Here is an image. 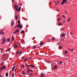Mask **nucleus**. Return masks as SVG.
<instances>
[{
	"instance_id": "1",
	"label": "nucleus",
	"mask_w": 77,
	"mask_h": 77,
	"mask_svg": "<svg viewBox=\"0 0 77 77\" xmlns=\"http://www.w3.org/2000/svg\"><path fill=\"white\" fill-rule=\"evenodd\" d=\"M6 67L5 66H3V67H1V71H2L3 69H6Z\"/></svg>"
},
{
	"instance_id": "2",
	"label": "nucleus",
	"mask_w": 77,
	"mask_h": 77,
	"mask_svg": "<svg viewBox=\"0 0 77 77\" xmlns=\"http://www.w3.org/2000/svg\"><path fill=\"white\" fill-rule=\"evenodd\" d=\"M63 2L61 3V5H63L65 3H66V2H67V0H63Z\"/></svg>"
},
{
	"instance_id": "3",
	"label": "nucleus",
	"mask_w": 77,
	"mask_h": 77,
	"mask_svg": "<svg viewBox=\"0 0 77 77\" xmlns=\"http://www.w3.org/2000/svg\"><path fill=\"white\" fill-rule=\"evenodd\" d=\"M66 35V34H61L60 35V37L61 38H62V37H64Z\"/></svg>"
},
{
	"instance_id": "4",
	"label": "nucleus",
	"mask_w": 77,
	"mask_h": 77,
	"mask_svg": "<svg viewBox=\"0 0 77 77\" xmlns=\"http://www.w3.org/2000/svg\"><path fill=\"white\" fill-rule=\"evenodd\" d=\"M18 25L19 26L18 27V28H19V27L20 29H21V28H23V26H22V25H20L19 23L18 24Z\"/></svg>"
},
{
	"instance_id": "5",
	"label": "nucleus",
	"mask_w": 77,
	"mask_h": 77,
	"mask_svg": "<svg viewBox=\"0 0 77 77\" xmlns=\"http://www.w3.org/2000/svg\"><path fill=\"white\" fill-rule=\"evenodd\" d=\"M3 31L4 30H1L0 31V32L1 33H2V35H4L5 34V32H3Z\"/></svg>"
},
{
	"instance_id": "6",
	"label": "nucleus",
	"mask_w": 77,
	"mask_h": 77,
	"mask_svg": "<svg viewBox=\"0 0 77 77\" xmlns=\"http://www.w3.org/2000/svg\"><path fill=\"white\" fill-rule=\"evenodd\" d=\"M27 73H29V72H30V69H29V68H27Z\"/></svg>"
},
{
	"instance_id": "7",
	"label": "nucleus",
	"mask_w": 77,
	"mask_h": 77,
	"mask_svg": "<svg viewBox=\"0 0 77 77\" xmlns=\"http://www.w3.org/2000/svg\"><path fill=\"white\" fill-rule=\"evenodd\" d=\"M6 38H4L3 39L2 41L6 42Z\"/></svg>"
},
{
	"instance_id": "8",
	"label": "nucleus",
	"mask_w": 77,
	"mask_h": 77,
	"mask_svg": "<svg viewBox=\"0 0 77 77\" xmlns=\"http://www.w3.org/2000/svg\"><path fill=\"white\" fill-rule=\"evenodd\" d=\"M45 44V42H42L40 43V45H44Z\"/></svg>"
},
{
	"instance_id": "9",
	"label": "nucleus",
	"mask_w": 77,
	"mask_h": 77,
	"mask_svg": "<svg viewBox=\"0 0 77 77\" xmlns=\"http://www.w3.org/2000/svg\"><path fill=\"white\" fill-rule=\"evenodd\" d=\"M10 38H8L7 39V42H10Z\"/></svg>"
},
{
	"instance_id": "10",
	"label": "nucleus",
	"mask_w": 77,
	"mask_h": 77,
	"mask_svg": "<svg viewBox=\"0 0 77 77\" xmlns=\"http://www.w3.org/2000/svg\"><path fill=\"white\" fill-rule=\"evenodd\" d=\"M58 26H62V23H60L58 24Z\"/></svg>"
},
{
	"instance_id": "11",
	"label": "nucleus",
	"mask_w": 77,
	"mask_h": 77,
	"mask_svg": "<svg viewBox=\"0 0 77 77\" xmlns=\"http://www.w3.org/2000/svg\"><path fill=\"white\" fill-rule=\"evenodd\" d=\"M22 74H24V75H25L26 74V73H25V72H24V71H23L21 72Z\"/></svg>"
},
{
	"instance_id": "12",
	"label": "nucleus",
	"mask_w": 77,
	"mask_h": 77,
	"mask_svg": "<svg viewBox=\"0 0 77 77\" xmlns=\"http://www.w3.org/2000/svg\"><path fill=\"white\" fill-rule=\"evenodd\" d=\"M70 20H71V18H70L67 20V23H68V22H69Z\"/></svg>"
},
{
	"instance_id": "13",
	"label": "nucleus",
	"mask_w": 77,
	"mask_h": 77,
	"mask_svg": "<svg viewBox=\"0 0 77 77\" xmlns=\"http://www.w3.org/2000/svg\"><path fill=\"white\" fill-rule=\"evenodd\" d=\"M15 66H14V67H13L12 68V71H14V69H15Z\"/></svg>"
},
{
	"instance_id": "14",
	"label": "nucleus",
	"mask_w": 77,
	"mask_h": 77,
	"mask_svg": "<svg viewBox=\"0 0 77 77\" xmlns=\"http://www.w3.org/2000/svg\"><path fill=\"white\" fill-rule=\"evenodd\" d=\"M26 66V67H27V68H29V66H31V65H26L25 66Z\"/></svg>"
},
{
	"instance_id": "15",
	"label": "nucleus",
	"mask_w": 77,
	"mask_h": 77,
	"mask_svg": "<svg viewBox=\"0 0 77 77\" xmlns=\"http://www.w3.org/2000/svg\"><path fill=\"white\" fill-rule=\"evenodd\" d=\"M14 22L13 21H12L11 22V26H14Z\"/></svg>"
},
{
	"instance_id": "16",
	"label": "nucleus",
	"mask_w": 77,
	"mask_h": 77,
	"mask_svg": "<svg viewBox=\"0 0 77 77\" xmlns=\"http://www.w3.org/2000/svg\"><path fill=\"white\" fill-rule=\"evenodd\" d=\"M14 47L15 48H17V45L16 44H15L14 45Z\"/></svg>"
},
{
	"instance_id": "17",
	"label": "nucleus",
	"mask_w": 77,
	"mask_h": 77,
	"mask_svg": "<svg viewBox=\"0 0 77 77\" xmlns=\"http://www.w3.org/2000/svg\"><path fill=\"white\" fill-rule=\"evenodd\" d=\"M62 63H63V62L61 61L59 63V65H61V64H62Z\"/></svg>"
},
{
	"instance_id": "18",
	"label": "nucleus",
	"mask_w": 77,
	"mask_h": 77,
	"mask_svg": "<svg viewBox=\"0 0 77 77\" xmlns=\"http://www.w3.org/2000/svg\"><path fill=\"white\" fill-rule=\"evenodd\" d=\"M21 7H20L18 9V12H20V10H21Z\"/></svg>"
},
{
	"instance_id": "19",
	"label": "nucleus",
	"mask_w": 77,
	"mask_h": 77,
	"mask_svg": "<svg viewBox=\"0 0 77 77\" xmlns=\"http://www.w3.org/2000/svg\"><path fill=\"white\" fill-rule=\"evenodd\" d=\"M54 68L55 69H57V66H55L54 67Z\"/></svg>"
},
{
	"instance_id": "20",
	"label": "nucleus",
	"mask_w": 77,
	"mask_h": 77,
	"mask_svg": "<svg viewBox=\"0 0 77 77\" xmlns=\"http://www.w3.org/2000/svg\"><path fill=\"white\" fill-rule=\"evenodd\" d=\"M16 20H17L18 19V16L16 15L15 17Z\"/></svg>"
},
{
	"instance_id": "21",
	"label": "nucleus",
	"mask_w": 77,
	"mask_h": 77,
	"mask_svg": "<svg viewBox=\"0 0 77 77\" xmlns=\"http://www.w3.org/2000/svg\"><path fill=\"white\" fill-rule=\"evenodd\" d=\"M40 77H44V75L42 74Z\"/></svg>"
},
{
	"instance_id": "22",
	"label": "nucleus",
	"mask_w": 77,
	"mask_h": 77,
	"mask_svg": "<svg viewBox=\"0 0 77 77\" xmlns=\"http://www.w3.org/2000/svg\"><path fill=\"white\" fill-rule=\"evenodd\" d=\"M61 18H59L57 19V21H59L60 20Z\"/></svg>"
},
{
	"instance_id": "23",
	"label": "nucleus",
	"mask_w": 77,
	"mask_h": 77,
	"mask_svg": "<svg viewBox=\"0 0 77 77\" xmlns=\"http://www.w3.org/2000/svg\"><path fill=\"white\" fill-rule=\"evenodd\" d=\"M17 8V5H14V8L16 9Z\"/></svg>"
},
{
	"instance_id": "24",
	"label": "nucleus",
	"mask_w": 77,
	"mask_h": 77,
	"mask_svg": "<svg viewBox=\"0 0 77 77\" xmlns=\"http://www.w3.org/2000/svg\"><path fill=\"white\" fill-rule=\"evenodd\" d=\"M15 31L16 32V33H18V32H19V30L18 29H16Z\"/></svg>"
},
{
	"instance_id": "25",
	"label": "nucleus",
	"mask_w": 77,
	"mask_h": 77,
	"mask_svg": "<svg viewBox=\"0 0 77 77\" xmlns=\"http://www.w3.org/2000/svg\"><path fill=\"white\" fill-rule=\"evenodd\" d=\"M52 41H54L55 40V39L54 38H52L51 39Z\"/></svg>"
},
{
	"instance_id": "26",
	"label": "nucleus",
	"mask_w": 77,
	"mask_h": 77,
	"mask_svg": "<svg viewBox=\"0 0 77 77\" xmlns=\"http://www.w3.org/2000/svg\"><path fill=\"white\" fill-rule=\"evenodd\" d=\"M65 14H68V12H67V11H65Z\"/></svg>"
},
{
	"instance_id": "27",
	"label": "nucleus",
	"mask_w": 77,
	"mask_h": 77,
	"mask_svg": "<svg viewBox=\"0 0 77 77\" xmlns=\"http://www.w3.org/2000/svg\"><path fill=\"white\" fill-rule=\"evenodd\" d=\"M62 17H64V18H66V17H65V16L64 15H63Z\"/></svg>"
},
{
	"instance_id": "28",
	"label": "nucleus",
	"mask_w": 77,
	"mask_h": 77,
	"mask_svg": "<svg viewBox=\"0 0 77 77\" xmlns=\"http://www.w3.org/2000/svg\"><path fill=\"white\" fill-rule=\"evenodd\" d=\"M6 42H2V44H5V43Z\"/></svg>"
},
{
	"instance_id": "29",
	"label": "nucleus",
	"mask_w": 77,
	"mask_h": 77,
	"mask_svg": "<svg viewBox=\"0 0 77 77\" xmlns=\"http://www.w3.org/2000/svg\"><path fill=\"white\" fill-rule=\"evenodd\" d=\"M5 75H6V76H7V77H8V73H7Z\"/></svg>"
},
{
	"instance_id": "30",
	"label": "nucleus",
	"mask_w": 77,
	"mask_h": 77,
	"mask_svg": "<svg viewBox=\"0 0 77 77\" xmlns=\"http://www.w3.org/2000/svg\"><path fill=\"white\" fill-rule=\"evenodd\" d=\"M21 54H22V52H20V53L19 54V55L20 56L21 55Z\"/></svg>"
},
{
	"instance_id": "31",
	"label": "nucleus",
	"mask_w": 77,
	"mask_h": 77,
	"mask_svg": "<svg viewBox=\"0 0 77 77\" xmlns=\"http://www.w3.org/2000/svg\"><path fill=\"white\" fill-rule=\"evenodd\" d=\"M12 40L13 41L14 40V37L13 36L12 37Z\"/></svg>"
},
{
	"instance_id": "32",
	"label": "nucleus",
	"mask_w": 77,
	"mask_h": 77,
	"mask_svg": "<svg viewBox=\"0 0 77 77\" xmlns=\"http://www.w3.org/2000/svg\"><path fill=\"white\" fill-rule=\"evenodd\" d=\"M69 50H70V51H74V49H72V50H71V49H70V48H69Z\"/></svg>"
},
{
	"instance_id": "33",
	"label": "nucleus",
	"mask_w": 77,
	"mask_h": 77,
	"mask_svg": "<svg viewBox=\"0 0 77 77\" xmlns=\"http://www.w3.org/2000/svg\"><path fill=\"white\" fill-rule=\"evenodd\" d=\"M36 48V46H34V47L32 48V49H35V48Z\"/></svg>"
},
{
	"instance_id": "34",
	"label": "nucleus",
	"mask_w": 77,
	"mask_h": 77,
	"mask_svg": "<svg viewBox=\"0 0 77 77\" xmlns=\"http://www.w3.org/2000/svg\"><path fill=\"white\" fill-rule=\"evenodd\" d=\"M31 66L32 67V68H33L34 67H35V66L31 65Z\"/></svg>"
},
{
	"instance_id": "35",
	"label": "nucleus",
	"mask_w": 77,
	"mask_h": 77,
	"mask_svg": "<svg viewBox=\"0 0 77 77\" xmlns=\"http://www.w3.org/2000/svg\"><path fill=\"white\" fill-rule=\"evenodd\" d=\"M28 59V58H26V59L24 60V61H26V60H27Z\"/></svg>"
},
{
	"instance_id": "36",
	"label": "nucleus",
	"mask_w": 77,
	"mask_h": 77,
	"mask_svg": "<svg viewBox=\"0 0 77 77\" xmlns=\"http://www.w3.org/2000/svg\"><path fill=\"white\" fill-rule=\"evenodd\" d=\"M32 74H33V73H31L29 75V76L30 77V76H31V75H32Z\"/></svg>"
},
{
	"instance_id": "37",
	"label": "nucleus",
	"mask_w": 77,
	"mask_h": 77,
	"mask_svg": "<svg viewBox=\"0 0 77 77\" xmlns=\"http://www.w3.org/2000/svg\"><path fill=\"white\" fill-rule=\"evenodd\" d=\"M24 65H22L21 66V67H22V68H24Z\"/></svg>"
},
{
	"instance_id": "38",
	"label": "nucleus",
	"mask_w": 77,
	"mask_h": 77,
	"mask_svg": "<svg viewBox=\"0 0 77 77\" xmlns=\"http://www.w3.org/2000/svg\"><path fill=\"white\" fill-rule=\"evenodd\" d=\"M24 33V32L23 31H21V33Z\"/></svg>"
},
{
	"instance_id": "39",
	"label": "nucleus",
	"mask_w": 77,
	"mask_h": 77,
	"mask_svg": "<svg viewBox=\"0 0 77 77\" xmlns=\"http://www.w3.org/2000/svg\"><path fill=\"white\" fill-rule=\"evenodd\" d=\"M13 33L14 34H16V33H17V32L15 31L14 32H13Z\"/></svg>"
},
{
	"instance_id": "40",
	"label": "nucleus",
	"mask_w": 77,
	"mask_h": 77,
	"mask_svg": "<svg viewBox=\"0 0 77 77\" xmlns=\"http://www.w3.org/2000/svg\"><path fill=\"white\" fill-rule=\"evenodd\" d=\"M18 23L19 24H20V21L19 20V21H18Z\"/></svg>"
},
{
	"instance_id": "41",
	"label": "nucleus",
	"mask_w": 77,
	"mask_h": 77,
	"mask_svg": "<svg viewBox=\"0 0 77 77\" xmlns=\"http://www.w3.org/2000/svg\"><path fill=\"white\" fill-rule=\"evenodd\" d=\"M16 10L17 11V12H18V8H16Z\"/></svg>"
},
{
	"instance_id": "42",
	"label": "nucleus",
	"mask_w": 77,
	"mask_h": 77,
	"mask_svg": "<svg viewBox=\"0 0 77 77\" xmlns=\"http://www.w3.org/2000/svg\"><path fill=\"white\" fill-rule=\"evenodd\" d=\"M16 71H17V69H15V71H14V72H15V73H16Z\"/></svg>"
},
{
	"instance_id": "43",
	"label": "nucleus",
	"mask_w": 77,
	"mask_h": 77,
	"mask_svg": "<svg viewBox=\"0 0 77 77\" xmlns=\"http://www.w3.org/2000/svg\"><path fill=\"white\" fill-rule=\"evenodd\" d=\"M11 48H10L8 50V51H10V50H11Z\"/></svg>"
},
{
	"instance_id": "44",
	"label": "nucleus",
	"mask_w": 77,
	"mask_h": 77,
	"mask_svg": "<svg viewBox=\"0 0 77 77\" xmlns=\"http://www.w3.org/2000/svg\"><path fill=\"white\" fill-rule=\"evenodd\" d=\"M70 35H72V32H70Z\"/></svg>"
},
{
	"instance_id": "45",
	"label": "nucleus",
	"mask_w": 77,
	"mask_h": 77,
	"mask_svg": "<svg viewBox=\"0 0 77 77\" xmlns=\"http://www.w3.org/2000/svg\"><path fill=\"white\" fill-rule=\"evenodd\" d=\"M18 26H19V25H17L16 27H18Z\"/></svg>"
},
{
	"instance_id": "46",
	"label": "nucleus",
	"mask_w": 77,
	"mask_h": 77,
	"mask_svg": "<svg viewBox=\"0 0 77 77\" xmlns=\"http://www.w3.org/2000/svg\"><path fill=\"white\" fill-rule=\"evenodd\" d=\"M57 11L58 12H60V11L59 9H57Z\"/></svg>"
},
{
	"instance_id": "47",
	"label": "nucleus",
	"mask_w": 77,
	"mask_h": 77,
	"mask_svg": "<svg viewBox=\"0 0 77 77\" xmlns=\"http://www.w3.org/2000/svg\"><path fill=\"white\" fill-rule=\"evenodd\" d=\"M19 51H18L17 52V54H19Z\"/></svg>"
},
{
	"instance_id": "48",
	"label": "nucleus",
	"mask_w": 77,
	"mask_h": 77,
	"mask_svg": "<svg viewBox=\"0 0 77 77\" xmlns=\"http://www.w3.org/2000/svg\"><path fill=\"white\" fill-rule=\"evenodd\" d=\"M24 48H25V47H23V48H22V49H24Z\"/></svg>"
},
{
	"instance_id": "49",
	"label": "nucleus",
	"mask_w": 77,
	"mask_h": 77,
	"mask_svg": "<svg viewBox=\"0 0 77 77\" xmlns=\"http://www.w3.org/2000/svg\"><path fill=\"white\" fill-rule=\"evenodd\" d=\"M59 47H60V48H62V46H59Z\"/></svg>"
},
{
	"instance_id": "50",
	"label": "nucleus",
	"mask_w": 77,
	"mask_h": 77,
	"mask_svg": "<svg viewBox=\"0 0 77 77\" xmlns=\"http://www.w3.org/2000/svg\"><path fill=\"white\" fill-rule=\"evenodd\" d=\"M58 3H56L55 4V5H58Z\"/></svg>"
},
{
	"instance_id": "51",
	"label": "nucleus",
	"mask_w": 77,
	"mask_h": 77,
	"mask_svg": "<svg viewBox=\"0 0 77 77\" xmlns=\"http://www.w3.org/2000/svg\"><path fill=\"white\" fill-rule=\"evenodd\" d=\"M65 53H68V52L66 51V50L65 51Z\"/></svg>"
},
{
	"instance_id": "52",
	"label": "nucleus",
	"mask_w": 77,
	"mask_h": 77,
	"mask_svg": "<svg viewBox=\"0 0 77 77\" xmlns=\"http://www.w3.org/2000/svg\"><path fill=\"white\" fill-rule=\"evenodd\" d=\"M12 74H13V77H14V73H12Z\"/></svg>"
},
{
	"instance_id": "53",
	"label": "nucleus",
	"mask_w": 77,
	"mask_h": 77,
	"mask_svg": "<svg viewBox=\"0 0 77 77\" xmlns=\"http://www.w3.org/2000/svg\"><path fill=\"white\" fill-rule=\"evenodd\" d=\"M30 71V72H33V70H31Z\"/></svg>"
},
{
	"instance_id": "54",
	"label": "nucleus",
	"mask_w": 77,
	"mask_h": 77,
	"mask_svg": "<svg viewBox=\"0 0 77 77\" xmlns=\"http://www.w3.org/2000/svg\"><path fill=\"white\" fill-rule=\"evenodd\" d=\"M12 2H13V3H14V0H12Z\"/></svg>"
},
{
	"instance_id": "55",
	"label": "nucleus",
	"mask_w": 77,
	"mask_h": 77,
	"mask_svg": "<svg viewBox=\"0 0 77 77\" xmlns=\"http://www.w3.org/2000/svg\"><path fill=\"white\" fill-rule=\"evenodd\" d=\"M31 59V58H28V59H29V60H30V59Z\"/></svg>"
},
{
	"instance_id": "56",
	"label": "nucleus",
	"mask_w": 77,
	"mask_h": 77,
	"mask_svg": "<svg viewBox=\"0 0 77 77\" xmlns=\"http://www.w3.org/2000/svg\"><path fill=\"white\" fill-rule=\"evenodd\" d=\"M28 48H30V46H29L28 47Z\"/></svg>"
},
{
	"instance_id": "57",
	"label": "nucleus",
	"mask_w": 77,
	"mask_h": 77,
	"mask_svg": "<svg viewBox=\"0 0 77 77\" xmlns=\"http://www.w3.org/2000/svg\"><path fill=\"white\" fill-rule=\"evenodd\" d=\"M65 52H63V54H65Z\"/></svg>"
},
{
	"instance_id": "58",
	"label": "nucleus",
	"mask_w": 77,
	"mask_h": 77,
	"mask_svg": "<svg viewBox=\"0 0 77 77\" xmlns=\"http://www.w3.org/2000/svg\"><path fill=\"white\" fill-rule=\"evenodd\" d=\"M23 58L24 59V58H25V57H23Z\"/></svg>"
},
{
	"instance_id": "59",
	"label": "nucleus",
	"mask_w": 77,
	"mask_h": 77,
	"mask_svg": "<svg viewBox=\"0 0 77 77\" xmlns=\"http://www.w3.org/2000/svg\"><path fill=\"white\" fill-rule=\"evenodd\" d=\"M62 30H64V29H62Z\"/></svg>"
},
{
	"instance_id": "60",
	"label": "nucleus",
	"mask_w": 77,
	"mask_h": 77,
	"mask_svg": "<svg viewBox=\"0 0 77 77\" xmlns=\"http://www.w3.org/2000/svg\"><path fill=\"white\" fill-rule=\"evenodd\" d=\"M22 5V4L21 3V4H20V5Z\"/></svg>"
},
{
	"instance_id": "61",
	"label": "nucleus",
	"mask_w": 77,
	"mask_h": 77,
	"mask_svg": "<svg viewBox=\"0 0 77 77\" xmlns=\"http://www.w3.org/2000/svg\"><path fill=\"white\" fill-rule=\"evenodd\" d=\"M2 34V33H1L0 32V35H1Z\"/></svg>"
},
{
	"instance_id": "62",
	"label": "nucleus",
	"mask_w": 77,
	"mask_h": 77,
	"mask_svg": "<svg viewBox=\"0 0 77 77\" xmlns=\"http://www.w3.org/2000/svg\"><path fill=\"white\" fill-rule=\"evenodd\" d=\"M15 27H16V26H14V28H15Z\"/></svg>"
},
{
	"instance_id": "63",
	"label": "nucleus",
	"mask_w": 77,
	"mask_h": 77,
	"mask_svg": "<svg viewBox=\"0 0 77 77\" xmlns=\"http://www.w3.org/2000/svg\"><path fill=\"white\" fill-rule=\"evenodd\" d=\"M2 50V49L0 48V50Z\"/></svg>"
},
{
	"instance_id": "64",
	"label": "nucleus",
	"mask_w": 77,
	"mask_h": 77,
	"mask_svg": "<svg viewBox=\"0 0 77 77\" xmlns=\"http://www.w3.org/2000/svg\"><path fill=\"white\" fill-rule=\"evenodd\" d=\"M16 4H17V2H16Z\"/></svg>"
}]
</instances>
